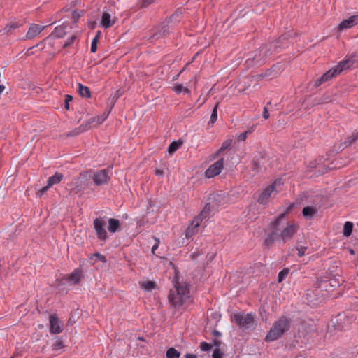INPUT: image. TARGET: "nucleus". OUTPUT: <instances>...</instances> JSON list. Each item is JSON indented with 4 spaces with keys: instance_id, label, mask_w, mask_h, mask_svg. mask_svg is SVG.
Returning a JSON list of instances; mask_svg holds the SVG:
<instances>
[{
    "instance_id": "nucleus-1",
    "label": "nucleus",
    "mask_w": 358,
    "mask_h": 358,
    "mask_svg": "<svg viewBox=\"0 0 358 358\" xmlns=\"http://www.w3.org/2000/svg\"><path fill=\"white\" fill-rule=\"evenodd\" d=\"M285 213H281L273 222V234L276 241H288L293 237L298 229L296 224L285 221Z\"/></svg>"
},
{
    "instance_id": "nucleus-2",
    "label": "nucleus",
    "mask_w": 358,
    "mask_h": 358,
    "mask_svg": "<svg viewBox=\"0 0 358 358\" xmlns=\"http://www.w3.org/2000/svg\"><path fill=\"white\" fill-rule=\"evenodd\" d=\"M189 288L187 283L176 282L173 289H171L169 295V301L171 306L176 308H180L189 297Z\"/></svg>"
},
{
    "instance_id": "nucleus-3",
    "label": "nucleus",
    "mask_w": 358,
    "mask_h": 358,
    "mask_svg": "<svg viewBox=\"0 0 358 358\" xmlns=\"http://www.w3.org/2000/svg\"><path fill=\"white\" fill-rule=\"evenodd\" d=\"M291 320L287 317L282 316L279 317L275 321L267 333L265 341L266 342H273L281 338L289 331L291 327Z\"/></svg>"
},
{
    "instance_id": "nucleus-4",
    "label": "nucleus",
    "mask_w": 358,
    "mask_h": 358,
    "mask_svg": "<svg viewBox=\"0 0 358 358\" xmlns=\"http://www.w3.org/2000/svg\"><path fill=\"white\" fill-rule=\"evenodd\" d=\"M281 179L275 180L272 184L264 188L259 194L257 201L260 204H267L271 198L274 197L280 190Z\"/></svg>"
},
{
    "instance_id": "nucleus-5",
    "label": "nucleus",
    "mask_w": 358,
    "mask_h": 358,
    "mask_svg": "<svg viewBox=\"0 0 358 358\" xmlns=\"http://www.w3.org/2000/svg\"><path fill=\"white\" fill-rule=\"evenodd\" d=\"M232 321L243 329L252 328L255 324L254 315L252 313L236 314L232 317Z\"/></svg>"
},
{
    "instance_id": "nucleus-6",
    "label": "nucleus",
    "mask_w": 358,
    "mask_h": 358,
    "mask_svg": "<svg viewBox=\"0 0 358 358\" xmlns=\"http://www.w3.org/2000/svg\"><path fill=\"white\" fill-rule=\"evenodd\" d=\"M93 224L97 238L106 241L108 238L107 231L105 229L106 222L101 217L96 218L94 220Z\"/></svg>"
},
{
    "instance_id": "nucleus-7",
    "label": "nucleus",
    "mask_w": 358,
    "mask_h": 358,
    "mask_svg": "<svg viewBox=\"0 0 358 358\" xmlns=\"http://www.w3.org/2000/svg\"><path fill=\"white\" fill-rule=\"evenodd\" d=\"M116 22L115 14L110 13L108 10H103L99 20V26L106 29L111 27Z\"/></svg>"
},
{
    "instance_id": "nucleus-8",
    "label": "nucleus",
    "mask_w": 358,
    "mask_h": 358,
    "mask_svg": "<svg viewBox=\"0 0 358 358\" xmlns=\"http://www.w3.org/2000/svg\"><path fill=\"white\" fill-rule=\"evenodd\" d=\"M224 168L223 158L217 160L212 165H210L205 171V176L208 178H213L219 175Z\"/></svg>"
},
{
    "instance_id": "nucleus-9",
    "label": "nucleus",
    "mask_w": 358,
    "mask_h": 358,
    "mask_svg": "<svg viewBox=\"0 0 358 358\" xmlns=\"http://www.w3.org/2000/svg\"><path fill=\"white\" fill-rule=\"evenodd\" d=\"M109 171L106 169L98 171L94 173L93 181L96 185H101L108 182L110 177Z\"/></svg>"
},
{
    "instance_id": "nucleus-10",
    "label": "nucleus",
    "mask_w": 358,
    "mask_h": 358,
    "mask_svg": "<svg viewBox=\"0 0 358 358\" xmlns=\"http://www.w3.org/2000/svg\"><path fill=\"white\" fill-rule=\"evenodd\" d=\"M335 71L336 69L334 67L326 71L320 78L317 79L315 81V87H319L322 83H326L331 80L332 78L336 77L338 75V73Z\"/></svg>"
},
{
    "instance_id": "nucleus-11",
    "label": "nucleus",
    "mask_w": 358,
    "mask_h": 358,
    "mask_svg": "<svg viewBox=\"0 0 358 358\" xmlns=\"http://www.w3.org/2000/svg\"><path fill=\"white\" fill-rule=\"evenodd\" d=\"M62 331V324L55 315L50 316V332L52 334H59Z\"/></svg>"
},
{
    "instance_id": "nucleus-12",
    "label": "nucleus",
    "mask_w": 358,
    "mask_h": 358,
    "mask_svg": "<svg viewBox=\"0 0 358 358\" xmlns=\"http://www.w3.org/2000/svg\"><path fill=\"white\" fill-rule=\"evenodd\" d=\"M358 24V15H352L343 20L338 26L340 31L350 29Z\"/></svg>"
},
{
    "instance_id": "nucleus-13",
    "label": "nucleus",
    "mask_w": 358,
    "mask_h": 358,
    "mask_svg": "<svg viewBox=\"0 0 358 358\" xmlns=\"http://www.w3.org/2000/svg\"><path fill=\"white\" fill-rule=\"evenodd\" d=\"M355 60L352 57L346 58L342 61H341L336 66H334L336 69L335 72H338V74L342 71L348 70L350 69V67L354 64Z\"/></svg>"
},
{
    "instance_id": "nucleus-14",
    "label": "nucleus",
    "mask_w": 358,
    "mask_h": 358,
    "mask_svg": "<svg viewBox=\"0 0 358 358\" xmlns=\"http://www.w3.org/2000/svg\"><path fill=\"white\" fill-rule=\"evenodd\" d=\"M45 26H41L36 24H31L29 26V30L26 34L27 39H32L38 36L44 29Z\"/></svg>"
},
{
    "instance_id": "nucleus-15",
    "label": "nucleus",
    "mask_w": 358,
    "mask_h": 358,
    "mask_svg": "<svg viewBox=\"0 0 358 358\" xmlns=\"http://www.w3.org/2000/svg\"><path fill=\"white\" fill-rule=\"evenodd\" d=\"M110 111V110L108 111H105L102 115H98L95 117H92L86 122H89V126H91V128L93 127L98 126L102 124L107 119Z\"/></svg>"
},
{
    "instance_id": "nucleus-16",
    "label": "nucleus",
    "mask_w": 358,
    "mask_h": 358,
    "mask_svg": "<svg viewBox=\"0 0 358 358\" xmlns=\"http://www.w3.org/2000/svg\"><path fill=\"white\" fill-rule=\"evenodd\" d=\"M81 275V271L79 269H75L70 275L65 278V280L69 285H76L79 282Z\"/></svg>"
},
{
    "instance_id": "nucleus-17",
    "label": "nucleus",
    "mask_w": 358,
    "mask_h": 358,
    "mask_svg": "<svg viewBox=\"0 0 358 358\" xmlns=\"http://www.w3.org/2000/svg\"><path fill=\"white\" fill-rule=\"evenodd\" d=\"M200 224L201 222H199V217H195L186 230V238H190L191 237H192L196 233L197 228L199 227Z\"/></svg>"
},
{
    "instance_id": "nucleus-18",
    "label": "nucleus",
    "mask_w": 358,
    "mask_h": 358,
    "mask_svg": "<svg viewBox=\"0 0 358 358\" xmlns=\"http://www.w3.org/2000/svg\"><path fill=\"white\" fill-rule=\"evenodd\" d=\"M180 14H181L180 12L176 11L171 16H170L169 17V19H167L165 22H163V26H162V31L163 32V34H165L166 32L168 31L169 29H166V27H169V24L179 21L178 17Z\"/></svg>"
},
{
    "instance_id": "nucleus-19",
    "label": "nucleus",
    "mask_w": 358,
    "mask_h": 358,
    "mask_svg": "<svg viewBox=\"0 0 358 358\" xmlns=\"http://www.w3.org/2000/svg\"><path fill=\"white\" fill-rule=\"evenodd\" d=\"M318 210L315 206H306L303 208V216L307 220H311L317 213Z\"/></svg>"
},
{
    "instance_id": "nucleus-20",
    "label": "nucleus",
    "mask_w": 358,
    "mask_h": 358,
    "mask_svg": "<svg viewBox=\"0 0 358 358\" xmlns=\"http://www.w3.org/2000/svg\"><path fill=\"white\" fill-rule=\"evenodd\" d=\"M91 128V126H89V122H83L80 127L78 128H76L72 131H71L68 136H77L79 135L85 131L90 129Z\"/></svg>"
},
{
    "instance_id": "nucleus-21",
    "label": "nucleus",
    "mask_w": 358,
    "mask_h": 358,
    "mask_svg": "<svg viewBox=\"0 0 358 358\" xmlns=\"http://www.w3.org/2000/svg\"><path fill=\"white\" fill-rule=\"evenodd\" d=\"M63 178V175L58 172L55 173V175L50 176L48 179L47 185L48 187H51L54 185L58 184Z\"/></svg>"
},
{
    "instance_id": "nucleus-22",
    "label": "nucleus",
    "mask_w": 358,
    "mask_h": 358,
    "mask_svg": "<svg viewBox=\"0 0 358 358\" xmlns=\"http://www.w3.org/2000/svg\"><path fill=\"white\" fill-rule=\"evenodd\" d=\"M120 225V222L118 220L115 218H110L108 220V229L112 234L115 233L119 229Z\"/></svg>"
},
{
    "instance_id": "nucleus-23",
    "label": "nucleus",
    "mask_w": 358,
    "mask_h": 358,
    "mask_svg": "<svg viewBox=\"0 0 358 358\" xmlns=\"http://www.w3.org/2000/svg\"><path fill=\"white\" fill-rule=\"evenodd\" d=\"M67 27L66 25L64 24L55 27V31H53L52 34L57 37V38H62L66 34V28Z\"/></svg>"
},
{
    "instance_id": "nucleus-24",
    "label": "nucleus",
    "mask_w": 358,
    "mask_h": 358,
    "mask_svg": "<svg viewBox=\"0 0 358 358\" xmlns=\"http://www.w3.org/2000/svg\"><path fill=\"white\" fill-rule=\"evenodd\" d=\"M232 142H233V140L231 138H228V139L225 140L224 141H223L220 148L215 152L214 157H218L224 150H226L229 147H230L231 145L232 144Z\"/></svg>"
},
{
    "instance_id": "nucleus-25",
    "label": "nucleus",
    "mask_w": 358,
    "mask_h": 358,
    "mask_svg": "<svg viewBox=\"0 0 358 358\" xmlns=\"http://www.w3.org/2000/svg\"><path fill=\"white\" fill-rule=\"evenodd\" d=\"M78 91L80 95L83 97L90 98L91 96L89 87L84 86L82 84H78Z\"/></svg>"
},
{
    "instance_id": "nucleus-26",
    "label": "nucleus",
    "mask_w": 358,
    "mask_h": 358,
    "mask_svg": "<svg viewBox=\"0 0 358 358\" xmlns=\"http://www.w3.org/2000/svg\"><path fill=\"white\" fill-rule=\"evenodd\" d=\"M141 287L145 291L150 292L154 289L156 287V284L152 281H143L139 282Z\"/></svg>"
},
{
    "instance_id": "nucleus-27",
    "label": "nucleus",
    "mask_w": 358,
    "mask_h": 358,
    "mask_svg": "<svg viewBox=\"0 0 358 358\" xmlns=\"http://www.w3.org/2000/svg\"><path fill=\"white\" fill-rule=\"evenodd\" d=\"M353 228V224L351 222H345L343 226V234L344 236L348 237L351 235Z\"/></svg>"
},
{
    "instance_id": "nucleus-28",
    "label": "nucleus",
    "mask_w": 358,
    "mask_h": 358,
    "mask_svg": "<svg viewBox=\"0 0 358 358\" xmlns=\"http://www.w3.org/2000/svg\"><path fill=\"white\" fill-rule=\"evenodd\" d=\"M210 208H211V206H210V203H207L205 207L203 208V209L202 210V211L200 213V214L196 217H199V222H201L202 220L203 219H205L206 218L208 215H209V213L210 211Z\"/></svg>"
},
{
    "instance_id": "nucleus-29",
    "label": "nucleus",
    "mask_w": 358,
    "mask_h": 358,
    "mask_svg": "<svg viewBox=\"0 0 358 358\" xmlns=\"http://www.w3.org/2000/svg\"><path fill=\"white\" fill-rule=\"evenodd\" d=\"M173 90L176 94H189L190 91L187 87H184L182 84H176L173 86Z\"/></svg>"
},
{
    "instance_id": "nucleus-30",
    "label": "nucleus",
    "mask_w": 358,
    "mask_h": 358,
    "mask_svg": "<svg viewBox=\"0 0 358 358\" xmlns=\"http://www.w3.org/2000/svg\"><path fill=\"white\" fill-rule=\"evenodd\" d=\"M182 145V142L180 141H173L169 146L168 147V152L169 154H173L177 150H178Z\"/></svg>"
},
{
    "instance_id": "nucleus-31",
    "label": "nucleus",
    "mask_w": 358,
    "mask_h": 358,
    "mask_svg": "<svg viewBox=\"0 0 358 358\" xmlns=\"http://www.w3.org/2000/svg\"><path fill=\"white\" fill-rule=\"evenodd\" d=\"M358 139V131H355L345 141L346 146H350Z\"/></svg>"
},
{
    "instance_id": "nucleus-32",
    "label": "nucleus",
    "mask_w": 358,
    "mask_h": 358,
    "mask_svg": "<svg viewBox=\"0 0 358 358\" xmlns=\"http://www.w3.org/2000/svg\"><path fill=\"white\" fill-rule=\"evenodd\" d=\"M180 353L173 348H169L166 351V358H179Z\"/></svg>"
},
{
    "instance_id": "nucleus-33",
    "label": "nucleus",
    "mask_w": 358,
    "mask_h": 358,
    "mask_svg": "<svg viewBox=\"0 0 358 358\" xmlns=\"http://www.w3.org/2000/svg\"><path fill=\"white\" fill-rule=\"evenodd\" d=\"M255 130V126H252L250 129H248V131H245L241 134H240L238 137H237V139L238 141H244L247 137H248V135L251 134L253 131Z\"/></svg>"
},
{
    "instance_id": "nucleus-34",
    "label": "nucleus",
    "mask_w": 358,
    "mask_h": 358,
    "mask_svg": "<svg viewBox=\"0 0 358 358\" xmlns=\"http://www.w3.org/2000/svg\"><path fill=\"white\" fill-rule=\"evenodd\" d=\"M289 272V268H284L281 271L278 275V282H281L285 278H287Z\"/></svg>"
},
{
    "instance_id": "nucleus-35",
    "label": "nucleus",
    "mask_w": 358,
    "mask_h": 358,
    "mask_svg": "<svg viewBox=\"0 0 358 358\" xmlns=\"http://www.w3.org/2000/svg\"><path fill=\"white\" fill-rule=\"evenodd\" d=\"M217 119V105H215V106L213 108V109L212 110L209 124L211 123L212 124H213L216 122Z\"/></svg>"
},
{
    "instance_id": "nucleus-36",
    "label": "nucleus",
    "mask_w": 358,
    "mask_h": 358,
    "mask_svg": "<svg viewBox=\"0 0 358 358\" xmlns=\"http://www.w3.org/2000/svg\"><path fill=\"white\" fill-rule=\"evenodd\" d=\"M16 28V25L15 24H8L3 29L0 31L1 34H4L7 32L12 31L13 29Z\"/></svg>"
},
{
    "instance_id": "nucleus-37",
    "label": "nucleus",
    "mask_w": 358,
    "mask_h": 358,
    "mask_svg": "<svg viewBox=\"0 0 358 358\" xmlns=\"http://www.w3.org/2000/svg\"><path fill=\"white\" fill-rule=\"evenodd\" d=\"M76 38V35H72L69 38H68L66 41V42L64 43V45H63L64 48H66V47L71 45L74 42Z\"/></svg>"
},
{
    "instance_id": "nucleus-38",
    "label": "nucleus",
    "mask_w": 358,
    "mask_h": 358,
    "mask_svg": "<svg viewBox=\"0 0 358 358\" xmlns=\"http://www.w3.org/2000/svg\"><path fill=\"white\" fill-rule=\"evenodd\" d=\"M97 43H98V41L96 40V38H93L92 43H91V47H90V50L92 52H95L96 51Z\"/></svg>"
},
{
    "instance_id": "nucleus-39",
    "label": "nucleus",
    "mask_w": 358,
    "mask_h": 358,
    "mask_svg": "<svg viewBox=\"0 0 358 358\" xmlns=\"http://www.w3.org/2000/svg\"><path fill=\"white\" fill-rule=\"evenodd\" d=\"M210 345L206 342H202L200 344V348L202 351H208L210 349Z\"/></svg>"
},
{
    "instance_id": "nucleus-40",
    "label": "nucleus",
    "mask_w": 358,
    "mask_h": 358,
    "mask_svg": "<svg viewBox=\"0 0 358 358\" xmlns=\"http://www.w3.org/2000/svg\"><path fill=\"white\" fill-rule=\"evenodd\" d=\"M73 99L72 96L71 95H66L65 96V108L68 110L69 108V102L71 101Z\"/></svg>"
},
{
    "instance_id": "nucleus-41",
    "label": "nucleus",
    "mask_w": 358,
    "mask_h": 358,
    "mask_svg": "<svg viewBox=\"0 0 358 358\" xmlns=\"http://www.w3.org/2000/svg\"><path fill=\"white\" fill-rule=\"evenodd\" d=\"M275 240H276L275 236L273 234V231L271 234L265 240V243L266 245L271 244Z\"/></svg>"
},
{
    "instance_id": "nucleus-42",
    "label": "nucleus",
    "mask_w": 358,
    "mask_h": 358,
    "mask_svg": "<svg viewBox=\"0 0 358 358\" xmlns=\"http://www.w3.org/2000/svg\"><path fill=\"white\" fill-rule=\"evenodd\" d=\"M307 249V247L300 246L297 247L298 250V255L299 257H302L305 255L306 250Z\"/></svg>"
},
{
    "instance_id": "nucleus-43",
    "label": "nucleus",
    "mask_w": 358,
    "mask_h": 358,
    "mask_svg": "<svg viewBox=\"0 0 358 358\" xmlns=\"http://www.w3.org/2000/svg\"><path fill=\"white\" fill-rule=\"evenodd\" d=\"M94 257H96L99 260L103 262H106V259L105 257V256L99 254V253H95L93 255Z\"/></svg>"
},
{
    "instance_id": "nucleus-44",
    "label": "nucleus",
    "mask_w": 358,
    "mask_h": 358,
    "mask_svg": "<svg viewBox=\"0 0 358 358\" xmlns=\"http://www.w3.org/2000/svg\"><path fill=\"white\" fill-rule=\"evenodd\" d=\"M155 243L152 247V252L155 253V251L158 248L159 244V239L155 238Z\"/></svg>"
},
{
    "instance_id": "nucleus-45",
    "label": "nucleus",
    "mask_w": 358,
    "mask_h": 358,
    "mask_svg": "<svg viewBox=\"0 0 358 358\" xmlns=\"http://www.w3.org/2000/svg\"><path fill=\"white\" fill-rule=\"evenodd\" d=\"M50 189V187H48V185L43 187V188H41L40 190H38V194H39V196H42L45 192H46L48 189Z\"/></svg>"
},
{
    "instance_id": "nucleus-46",
    "label": "nucleus",
    "mask_w": 358,
    "mask_h": 358,
    "mask_svg": "<svg viewBox=\"0 0 358 358\" xmlns=\"http://www.w3.org/2000/svg\"><path fill=\"white\" fill-rule=\"evenodd\" d=\"M155 1V0H142V6L146 7L148 5L152 3Z\"/></svg>"
},
{
    "instance_id": "nucleus-47",
    "label": "nucleus",
    "mask_w": 358,
    "mask_h": 358,
    "mask_svg": "<svg viewBox=\"0 0 358 358\" xmlns=\"http://www.w3.org/2000/svg\"><path fill=\"white\" fill-rule=\"evenodd\" d=\"M62 343L61 341H57L53 344V348L55 350L60 349V348H62Z\"/></svg>"
},
{
    "instance_id": "nucleus-48",
    "label": "nucleus",
    "mask_w": 358,
    "mask_h": 358,
    "mask_svg": "<svg viewBox=\"0 0 358 358\" xmlns=\"http://www.w3.org/2000/svg\"><path fill=\"white\" fill-rule=\"evenodd\" d=\"M263 117L264 119H268L269 117V113L266 107L264 108L263 111Z\"/></svg>"
},
{
    "instance_id": "nucleus-49",
    "label": "nucleus",
    "mask_w": 358,
    "mask_h": 358,
    "mask_svg": "<svg viewBox=\"0 0 358 358\" xmlns=\"http://www.w3.org/2000/svg\"><path fill=\"white\" fill-rule=\"evenodd\" d=\"M212 356L213 358H221V355L218 350H215Z\"/></svg>"
},
{
    "instance_id": "nucleus-50",
    "label": "nucleus",
    "mask_w": 358,
    "mask_h": 358,
    "mask_svg": "<svg viewBox=\"0 0 358 358\" xmlns=\"http://www.w3.org/2000/svg\"><path fill=\"white\" fill-rule=\"evenodd\" d=\"M155 174L159 176H162L164 174V171L160 169H156L155 170Z\"/></svg>"
},
{
    "instance_id": "nucleus-51",
    "label": "nucleus",
    "mask_w": 358,
    "mask_h": 358,
    "mask_svg": "<svg viewBox=\"0 0 358 358\" xmlns=\"http://www.w3.org/2000/svg\"><path fill=\"white\" fill-rule=\"evenodd\" d=\"M185 357V358H197V357L195 355L189 354V353L186 354Z\"/></svg>"
},
{
    "instance_id": "nucleus-52",
    "label": "nucleus",
    "mask_w": 358,
    "mask_h": 358,
    "mask_svg": "<svg viewBox=\"0 0 358 358\" xmlns=\"http://www.w3.org/2000/svg\"><path fill=\"white\" fill-rule=\"evenodd\" d=\"M101 31H98L96 32V36H95V37L94 38H96V40L99 41V38L101 36Z\"/></svg>"
},
{
    "instance_id": "nucleus-53",
    "label": "nucleus",
    "mask_w": 358,
    "mask_h": 358,
    "mask_svg": "<svg viewBox=\"0 0 358 358\" xmlns=\"http://www.w3.org/2000/svg\"><path fill=\"white\" fill-rule=\"evenodd\" d=\"M199 255V254H197L196 252H193L191 254V257L192 259H194L196 258V257H198Z\"/></svg>"
},
{
    "instance_id": "nucleus-54",
    "label": "nucleus",
    "mask_w": 358,
    "mask_h": 358,
    "mask_svg": "<svg viewBox=\"0 0 358 358\" xmlns=\"http://www.w3.org/2000/svg\"><path fill=\"white\" fill-rule=\"evenodd\" d=\"M5 86L3 85H0V94L4 91Z\"/></svg>"
},
{
    "instance_id": "nucleus-55",
    "label": "nucleus",
    "mask_w": 358,
    "mask_h": 358,
    "mask_svg": "<svg viewBox=\"0 0 358 358\" xmlns=\"http://www.w3.org/2000/svg\"><path fill=\"white\" fill-rule=\"evenodd\" d=\"M350 254L353 255V254H354V251H353V250H350Z\"/></svg>"
},
{
    "instance_id": "nucleus-56",
    "label": "nucleus",
    "mask_w": 358,
    "mask_h": 358,
    "mask_svg": "<svg viewBox=\"0 0 358 358\" xmlns=\"http://www.w3.org/2000/svg\"><path fill=\"white\" fill-rule=\"evenodd\" d=\"M215 334H217V335H220V334L219 332H217V331H215Z\"/></svg>"
},
{
    "instance_id": "nucleus-57",
    "label": "nucleus",
    "mask_w": 358,
    "mask_h": 358,
    "mask_svg": "<svg viewBox=\"0 0 358 358\" xmlns=\"http://www.w3.org/2000/svg\"><path fill=\"white\" fill-rule=\"evenodd\" d=\"M357 226H358V222H357Z\"/></svg>"
},
{
    "instance_id": "nucleus-58",
    "label": "nucleus",
    "mask_w": 358,
    "mask_h": 358,
    "mask_svg": "<svg viewBox=\"0 0 358 358\" xmlns=\"http://www.w3.org/2000/svg\"><path fill=\"white\" fill-rule=\"evenodd\" d=\"M12 358H13V357H12Z\"/></svg>"
}]
</instances>
